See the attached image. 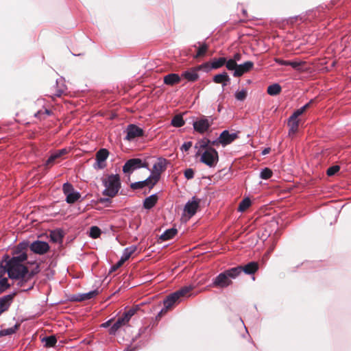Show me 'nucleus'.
<instances>
[{
	"label": "nucleus",
	"instance_id": "obj_1",
	"mask_svg": "<svg viewBox=\"0 0 351 351\" xmlns=\"http://www.w3.org/2000/svg\"><path fill=\"white\" fill-rule=\"evenodd\" d=\"M27 259V255L21 252L17 256L10 258L8 255L3 256V261L7 262L8 267V276L11 279L20 280L19 285L23 286L24 282L31 280L34 274L29 273L27 267L23 263Z\"/></svg>",
	"mask_w": 351,
	"mask_h": 351
},
{
	"label": "nucleus",
	"instance_id": "obj_2",
	"mask_svg": "<svg viewBox=\"0 0 351 351\" xmlns=\"http://www.w3.org/2000/svg\"><path fill=\"white\" fill-rule=\"evenodd\" d=\"M240 269L230 268L218 274L213 279L212 286L216 288L224 289L232 284V280L239 276Z\"/></svg>",
	"mask_w": 351,
	"mask_h": 351
},
{
	"label": "nucleus",
	"instance_id": "obj_3",
	"mask_svg": "<svg viewBox=\"0 0 351 351\" xmlns=\"http://www.w3.org/2000/svg\"><path fill=\"white\" fill-rule=\"evenodd\" d=\"M102 184L105 187L102 193L108 197H115L121 189V180L118 174L108 175L102 179Z\"/></svg>",
	"mask_w": 351,
	"mask_h": 351
},
{
	"label": "nucleus",
	"instance_id": "obj_4",
	"mask_svg": "<svg viewBox=\"0 0 351 351\" xmlns=\"http://www.w3.org/2000/svg\"><path fill=\"white\" fill-rule=\"evenodd\" d=\"M192 288L191 287H184L181 289L169 295L167 298L164 300V308L160 311L158 316H160L162 313H166L169 308H170L179 299L180 297L186 295Z\"/></svg>",
	"mask_w": 351,
	"mask_h": 351
},
{
	"label": "nucleus",
	"instance_id": "obj_5",
	"mask_svg": "<svg viewBox=\"0 0 351 351\" xmlns=\"http://www.w3.org/2000/svg\"><path fill=\"white\" fill-rule=\"evenodd\" d=\"M200 161L209 167H215L219 161L218 152L213 147H208L201 154Z\"/></svg>",
	"mask_w": 351,
	"mask_h": 351
},
{
	"label": "nucleus",
	"instance_id": "obj_6",
	"mask_svg": "<svg viewBox=\"0 0 351 351\" xmlns=\"http://www.w3.org/2000/svg\"><path fill=\"white\" fill-rule=\"evenodd\" d=\"M148 168V165L140 158H132L126 161L123 167V171L125 173H132L134 170L140 168Z\"/></svg>",
	"mask_w": 351,
	"mask_h": 351
},
{
	"label": "nucleus",
	"instance_id": "obj_7",
	"mask_svg": "<svg viewBox=\"0 0 351 351\" xmlns=\"http://www.w3.org/2000/svg\"><path fill=\"white\" fill-rule=\"evenodd\" d=\"M213 124V119L205 116L193 121V126L195 132L202 134L206 132Z\"/></svg>",
	"mask_w": 351,
	"mask_h": 351
},
{
	"label": "nucleus",
	"instance_id": "obj_8",
	"mask_svg": "<svg viewBox=\"0 0 351 351\" xmlns=\"http://www.w3.org/2000/svg\"><path fill=\"white\" fill-rule=\"evenodd\" d=\"M168 161L163 158H159L158 161L154 165L151 178L156 182H158L160 178V174L167 169Z\"/></svg>",
	"mask_w": 351,
	"mask_h": 351
},
{
	"label": "nucleus",
	"instance_id": "obj_9",
	"mask_svg": "<svg viewBox=\"0 0 351 351\" xmlns=\"http://www.w3.org/2000/svg\"><path fill=\"white\" fill-rule=\"evenodd\" d=\"M62 191L66 195V202L68 204H73L80 197V193L74 190L73 185L69 182H66L62 186Z\"/></svg>",
	"mask_w": 351,
	"mask_h": 351
},
{
	"label": "nucleus",
	"instance_id": "obj_10",
	"mask_svg": "<svg viewBox=\"0 0 351 351\" xmlns=\"http://www.w3.org/2000/svg\"><path fill=\"white\" fill-rule=\"evenodd\" d=\"M125 132L126 136L125 139L129 141L144 136V130L134 124L128 125L125 129Z\"/></svg>",
	"mask_w": 351,
	"mask_h": 351
},
{
	"label": "nucleus",
	"instance_id": "obj_11",
	"mask_svg": "<svg viewBox=\"0 0 351 351\" xmlns=\"http://www.w3.org/2000/svg\"><path fill=\"white\" fill-rule=\"evenodd\" d=\"M109 156V152L106 149H101L96 153V162L94 165L95 169H102L106 167V160Z\"/></svg>",
	"mask_w": 351,
	"mask_h": 351
},
{
	"label": "nucleus",
	"instance_id": "obj_12",
	"mask_svg": "<svg viewBox=\"0 0 351 351\" xmlns=\"http://www.w3.org/2000/svg\"><path fill=\"white\" fill-rule=\"evenodd\" d=\"M200 199L193 197L192 199L186 204L184 211L189 218L193 217L197 212L199 206Z\"/></svg>",
	"mask_w": 351,
	"mask_h": 351
},
{
	"label": "nucleus",
	"instance_id": "obj_13",
	"mask_svg": "<svg viewBox=\"0 0 351 351\" xmlns=\"http://www.w3.org/2000/svg\"><path fill=\"white\" fill-rule=\"evenodd\" d=\"M30 250L38 254H44L47 253L49 250V245L48 243L41 241H34L30 245Z\"/></svg>",
	"mask_w": 351,
	"mask_h": 351
},
{
	"label": "nucleus",
	"instance_id": "obj_14",
	"mask_svg": "<svg viewBox=\"0 0 351 351\" xmlns=\"http://www.w3.org/2000/svg\"><path fill=\"white\" fill-rule=\"evenodd\" d=\"M238 137L237 133H230L228 130H224L220 134L219 141H221V145L223 147H225L232 143L234 141L238 138Z\"/></svg>",
	"mask_w": 351,
	"mask_h": 351
},
{
	"label": "nucleus",
	"instance_id": "obj_15",
	"mask_svg": "<svg viewBox=\"0 0 351 351\" xmlns=\"http://www.w3.org/2000/svg\"><path fill=\"white\" fill-rule=\"evenodd\" d=\"M254 67V62L251 61H247L243 64H238L237 69L233 73L234 77H241L244 73H246L251 71Z\"/></svg>",
	"mask_w": 351,
	"mask_h": 351
},
{
	"label": "nucleus",
	"instance_id": "obj_16",
	"mask_svg": "<svg viewBox=\"0 0 351 351\" xmlns=\"http://www.w3.org/2000/svg\"><path fill=\"white\" fill-rule=\"evenodd\" d=\"M156 182H155L149 176L146 180L140 181V182H136L134 183H132L130 185V187L133 190L140 189H143L145 186H148L149 189H152L156 184Z\"/></svg>",
	"mask_w": 351,
	"mask_h": 351
},
{
	"label": "nucleus",
	"instance_id": "obj_17",
	"mask_svg": "<svg viewBox=\"0 0 351 351\" xmlns=\"http://www.w3.org/2000/svg\"><path fill=\"white\" fill-rule=\"evenodd\" d=\"M234 268L240 269L239 275L242 272L246 274H254L258 269V264L256 262H250L244 266H237Z\"/></svg>",
	"mask_w": 351,
	"mask_h": 351
},
{
	"label": "nucleus",
	"instance_id": "obj_18",
	"mask_svg": "<svg viewBox=\"0 0 351 351\" xmlns=\"http://www.w3.org/2000/svg\"><path fill=\"white\" fill-rule=\"evenodd\" d=\"M12 299L13 295H7L0 298V315L9 308Z\"/></svg>",
	"mask_w": 351,
	"mask_h": 351
},
{
	"label": "nucleus",
	"instance_id": "obj_19",
	"mask_svg": "<svg viewBox=\"0 0 351 351\" xmlns=\"http://www.w3.org/2000/svg\"><path fill=\"white\" fill-rule=\"evenodd\" d=\"M197 67L191 68L182 73V77L189 82H195L199 78Z\"/></svg>",
	"mask_w": 351,
	"mask_h": 351
},
{
	"label": "nucleus",
	"instance_id": "obj_20",
	"mask_svg": "<svg viewBox=\"0 0 351 351\" xmlns=\"http://www.w3.org/2000/svg\"><path fill=\"white\" fill-rule=\"evenodd\" d=\"M210 140L207 138H203L199 140L195 145V149H197L196 153V156H199L201 154V152L202 149H207L208 147H211L210 145Z\"/></svg>",
	"mask_w": 351,
	"mask_h": 351
},
{
	"label": "nucleus",
	"instance_id": "obj_21",
	"mask_svg": "<svg viewBox=\"0 0 351 351\" xmlns=\"http://www.w3.org/2000/svg\"><path fill=\"white\" fill-rule=\"evenodd\" d=\"M213 82L217 84H221L223 86H227L230 78L226 72L215 75L213 79Z\"/></svg>",
	"mask_w": 351,
	"mask_h": 351
},
{
	"label": "nucleus",
	"instance_id": "obj_22",
	"mask_svg": "<svg viewBox=\"0 0 351 351\" xmlns=\"http://www.w3.org/2000/svg\"><path fill=\"white\" fill-rule=\"evenodd\" d=\"M181 77L176 73H170L164 77V83L167 85L173 86L180 82Z\"/></svg>",
	"mask_w": 351,
	"mask_h": 351
},
{
	"label": "nucleus",
	"instance_id": "obj_23",
	"mask_svg": "<svg viewBox=\"0 0 351 351\" xmlns=\"http://www.w3.org/2000/svg\"><path fill=\"white\" fill-rule=\"evenodd\" d=\"M289 135L294 134L298 130L299 128V120L298 118H292L291 116L288 120Z\"/></svg>",
	"mask_w": 351,
	"mask_h": 351
},
{
	"label": "nucleus",
	"instance_id": "obj_24",
	"mask_svg": "<svg viewBox=\"0 0 351 351\" xmlns=\"http://www.w3.org/2000/svg\"><path fill=\"white\" fill-rule=\"evenodd\" d=\"M158 201V196L156 194H153L146 197L143 202V207L145 209L149 210L152 208Z\"/></svg>",
	"mask_w": 351,
	"mask_h": 351
},
{
	"label": "nucleus",
	"instance_id": "obj_25",
	"mask_svg": "<svg viewBox=\"0 0 351 351\" xmlns=\"http://www.w3.org/2000/svg\"><path fill=\"white\" fill-rule=\"evenodd\" d=\"M137 247L136 245H131L124 249L123 254L121 256L122 261H128L132 254L136 252Z\"/></svg>",
	"mask_w": 351,
	"mask_h": 351
},
{
	"label": "nucleus",
	"instance_id": "obj_26",
	"mask_svg": "<svg viewBox=\"0 0 351 351\" xmlns=\"http://www.w3.org/2000/svg\"><path fill=\"white\" fill-rule=\"evenodd\" d=\"M198 44L199 45V46L197 48L196 54L193 56L194 58H198L204 56L208 49V45L206 43H198Z\"/></svg>",
	"mask_w": 351,
	"mask_h": 351
},
{
	"label": "nucleus",
	"instance_id": "obj_27",
	"mask_svg": "<svg viewBox=\"0 0 351 351\" xmlns=\"http://www.w3.org/2000/svg\"><path fill=\"white\" fill-rule=\"evenodd\" d=\"M178 231L176 228H170L165 230L160 237L162 241H167L172 239L177 234Z\"/></svg>",
	"mask_w": 351,
	"mask_h": 351
},
{
	"label": "nucleus",
	"instance_id": "obj_28",
	"mask_svg": "<svg viewBox=\"0 0 351 351\" xmlns=\"http://www.w3.org/2000/svg\"><path fill=\"white\" fill-rule=\"evenodd\" d=\"M123 326H125V324L123 322V320L119 317L117 320L114 323V324L109 329V334L114 335Z\"/></svg>",
	"mask_w": 351,
	"mask_h": 351
},
{
	"label": "nucleus",
	"instance_id": "obj_29",
	"mask_svg": "<svg viewBox=\"0 0 351 351\" xmlns=\"http://www.w3.org/2000/svg\"><path fill=\"white\" fill-rule=\"evenodd\" d=\"M226 62V58L221 57L219 58H214L211 61V68L213 69H217L223 66Z\"/></svg>",
	"mask_w": 351,
	"mask_h": 351
},
{
	"label": "nucleus",
	"instance_id": "obj_30",
	"mask_svg": "<svg viewBox=\"0 0 351 351\" xmlns=\"http://www.w3.org/2000/svg\"><path fill=\"white\" fill-rule=\"evenodd\" d=\"M281 90V86L278 84H274L267 87V92L269 95L274 96L278 95Z\"/></svg>",
	"mask_w": 351,
	"mask_h": 351
},
{
	"label": "nucleus",
	"instance_id": "obj_31",
	"mask_svg": "<svg viewBox=\"0 0 351 351\" xmlns=\"http://www.w3.org/2000/svg\"><path fill=\"white\" fill-rule=\"evenodd\" d=\"M42 341L45 343V347L51 348L56 345L57 339L55 336L51 335L49 337H44Z\"/></svg>",
	"mask_w": 351,
	"mask_h": 351
},
{
	"label": "nucleus",
	"instance_id": "obj_32",
	"mask_svg": "<svg viewBox=\"0 0 351 351\" xmlns=\"http://www.w3.org/2000/svg\"><path fill=\"white\" fill-rule=\"evenodd\" d=\"M251 200L249 197L244 198L239 205L238 210L239 212L245 211L251 206Z\"/></svg>",
	"mask_w": 351,
	"mask_h": 351
},
{
	"label": "nucleus",
	"instance_id": "obj_33",
	"mask_svg": "<svg viewBox=\"0 0 351 351\" xmlns=\"http://www.w3.org/2000/svg\"><path fill=\"white\" fill-rule=\"evenodd\" d=\"M184 123V121L180 114L176 115L171 120V125L176 128L182 127Z\"/></svg>",
	"mask_w": 351,
	"mask_h": 351
},
{
	"label": "nucleus",
	"instance_id": "obj_34",
	"mask_svg": "<svg viewBox=\"0 0 351 351\" xmlns=\"http://www.w3.org/2000/svg\"><path fill=\"white\" fill-rule=\"evenodd\" d=\"M313 103V100L311 99L308 103L303 106L302 107L300 108L299 109L296 110L293 114H292V118H298L299 116L302 114L310 106V105Z\"/></svg>",
	"mask_w": 351,
	"mask_h": 351
},
{
	"label": "nucleus",
	"instance_id": "obj_35",
	"mask_svg": "<svg viewBox=\"0 0 351 351\" xmlns=\"http://www.w3.org/2000/svg\"><path fill=\"white\" fill-rule=\"evenodd\" d=\"M98 293V291L97 290L90 291L88 293H84L82 295H80V298L78 299L80 301L86 300L91 299L96 296Z\"/></svg>",
	"mask_w": 351,
	"mask_h": 351
},
{
	"label": "nucleus",
	"instance_id": "obj_36",
	"mask_svg": "<svg viewBox=\"0 0 351 351\" xmlns=\"http://www.w3.org/2000/svg\"><path fill=\"white\" fill-rule=\"evenodd\" d=\"M272 175V171L270 169L265 167L261 170L260 173V178L263 180H267L270 178Z\"/></svg>",
	"mask_w": 351,
	"mask_h": 351
},
{
	"label": "nucleus",
	"instance_id": "obj_37",
	"mask_svg": "<svg viewBox=\"0 0 351 351\" xmlns=\"http://www.w3.org/2000/svg\"><path fill=\"white\" fill-rule=\"evenodd\" d=\"M60 158V156L58 154L56 151L51 153L49 158L45 162L46 166H52L54 165L56 160Z\"/></svg>",
	"mask_w": 351,
	"mask_h": 351
},
{
	"label": "nucleus",
	"instance_id": "obj_38",
	"mask_svg": "<svg viewBox=\"0 0 351 351\" xmlns=\"http://www.w3.org/2000/svg\"><path fill=\"white\" fill-rule=\"evenodd\" d=\"M101 230L97 226H92L90 228L89 236L93 239H97L101 235Z\"/></svg>",
	"mask_w": 351,
	"mask_h": 351
},
{
	"label": "nucleus",
	"instance_id": "obj_39",
	"mask_svg": "<svg viewBox=\"0 0 351 351\" xmlns=\"http://www.w3.org/2000/svg\"><path fill=\"white\" fill-rule=\"evenodd\" d=\"M8 274V267L7 266V262L2 261L0 263V279L4 278L5 274Z\"/></svg>",
	"mask_w": 351,
	"mask_h": 351
},
{
	"label": "nucleus",
	"instance_id": "obj_40",
	"mask_svg": "<svg viewBox=\"0 0 351 351\" xmlns=\"http://www.w3.org/2000/svg\"><path fill=\"white\" fill-rule=\"evenodd\" d=\"M225 64L228 70L234 71V72L235 71V69H237L238 66L237 63H236L232 58L226 60Z\"/></svg>",
	"mask_w": 351,
	"mask_h": 351
},
{
	"label": "nucleus",
	"instance_id": "obj_41",
	"mask_svg": "<svg viewBox=\"0 0 351 351\" xmlns=\"http://www.w3.org/2000/svg\"><path fill=\"white\" fill-rule=\"evenodd\" d=\"M10 287L7 278L0 279V293L5 291Z\"/></svg>",
	"mask_w": 351,
	"mask_h": 351
},
{
	"label": "nucleus",
	"instance_id": "obj_42",
	"mask_svg": "<svg viewBox=\"0 0 351 351\" xmlns=\"http://www.w3.org/2000/svg\"><path fill=\"white\" fill-rule=\"evenodd\" d=\"M62 234L60 231H53L51 234V239L53 241H59L62 239Z\"/></svg>",
	"mask_w": 351,
	"mask_h": 351
},
{
	"label": "nucleus",
	"instance_id": "obj_43",
	"mask_svg": "<svg viewBox=\"0 0 351 351\" xmlns=\"http://www.w3.org/2000/svg\"><path fill=\"white\" fill-rule=\"evenodd\" d=\"M247 96V91L245 89H242L241 90L237 91L235 93V97L237 100L243 101L245 99Z\"/></svg>",
	"mask_w": 351,
	"mask_h": 351
},
{
	"label": "nucleus",
	"instance_id": "obj_44",
	"mask_svg": "<svg viewBox=\"0 0 351 351\" xmlns=\"http://www.w3.org/2000/svg\"><path fill=\"white\" fill-rule=\"evenodd\" d=\"M340 169L339 166L338 165H334L330 167H329L327 169L326 173L328 176H334L336 173H337Z\"/></svg>",
	"mask_w": 351,
	"mask_h": 351
},
{
	"label": "nucleus",
	"instance_id": "obj_45",
	"mask_svg": "<svg viewBox=\"0 0 351 351\" xmlns=\"http://www.w3.org/2000/svg\"><path fill=\"white\" fill-rule=\"evenodd\" d=\"M197 70H204L205 71H210V69H213L211 68V62L209 63V62H205L199 66H198L197 67Z\"/></svg>",
	"mask_w": 351,
	"mask_h": 351
},
{
	"label": "nucleus",
	"instance_id": "obj_46",
	"mask_svg": "<svg viewBox=\"0 0 351 351\" xmlns=\"http://www.w3.org/2000/svg\"><path fill=\"white\" fill-rule=\"evenodd\" d=\"M191 146H192V142L191 141L184 142L182 144V145L181 146L180 149L182 152H187V151L189 150V149L191 147Z\"/></svg>",
	"mask_w": 351,
	"mask_h": 351
},
{
	"label": "nucleus",
	"instance_id": "obj_47",
	"mask_svg": "<svg viewBox=\"0 0 351 351\" xmlns=\"http://www.w3.org/2000/svg\"><path fill=\"white\" fill-rule=\"evenodd\" d=\"M184 176L186 179L190 180L194 177V171L192 169H187L184 171Z\"/></svg>",
	"mask_w": 351,
	"mask_h": 351
},
{
	"label": "nucleus",
	"instance_id": "obj_48",
	"mask_svg": "<svg viewBox=\"0 0 351 351\" xmlns=\"http://www.w3.org/2000/svg\"><path fill=\"white\" fill-rule=\"evenodd\" d=\"M138 309H139V308L138 306L132 307V308H130L129 310L126 311L125 313H127V314L130 317H132V316H134L136 314V313L137 312V311Z\"/></svg>",
	"mask_w": 351,
	"mask_h": 351
},
{
	"label": "nucleus",
	"instance_id": "obj_49",
	"mask_svg": "<svg viewBox=\"0 0 351 351\" xmlns=\"http://www.w3.org/2000/svg\"><path fill=\"white\" fill-rule=\"evenodd\" d=\"M121 319L123 320V322L126 324H128V322H130V319L132 317H130L128 314L127 313L124 312L123 314L119 317Z\"/></svg>",
	"mask_w": 351,
	"mask_h": 351
},
{
	"label": "nucleus",
	"instance_id": "obj_50",
	"mask_svg": "<svg viewBox=\"0 0 351 351\" xmlns=\"http://www.w3.org/2000/svg\"><path fill=\"white\" fill-rule=\"evenodd\" d=\"M301 64L302 63L299 62L289 61L288 66H291L295 69H299Z\"/></svg>",
	"mask_w": 351,
	"mask_h": 351
},
{
	"label": "nucleus",
	"instance_id": "obj_51",
	"mask_svg": "<svg viewBox=\"0 0 351 351\" xmlns=\"http://www.w3.org/2000/svg\"><path fill=\"white\" fill-rule=\"evenodd\" d=\"M50 113H51V112H50L49 110L45 109V110H44V112H42V111H38V112H37L35 114V117H38V118H41V116H42L43 114H46V115H49V114H50Z\"/></svg>",
	"mask_w": 351,
	"mask_h": 351
},
{
	"label": "nucleus",
	"instance_id": "obj_52",
	"mask_svg": "<svg viewBox=\"0 0 351 351\" xmlns=\"http://www.w3.org/2000/svg\"><path fill=\"white\" fill-rule=\"evenodd\" d=\"M274 60L277 64H278L280 65L288 66V64H289L288 60H282L280 58H275Z\"/></svg>",
	"mask_w": 351,
	"mask_h": 351
},
{
	"label": "nucleus",
	"instance_id": "obj_53",
	"mask_svg": "<svg viewBox=\"0 0 351 351\" xmlns=\"http://www.w3.org/2000/svg\"><path fill=\"white\" fill-rule=\"evenodd\" d=\"M242 55L240 53H236L232 57V60L237 63L238 61L241 60Z\"/></svg>",
	"mask_w": 351,
	"mask_h": 351
},
{
	"label": "nucleus",
	"instance_id": "obj_54",
	"mask_svg": "<svg viewBox=\"0 0 351 351\" xmlns=\"http://www.w3.org/2000/svg\"><path fill=\"white\" fill-rule=\"evenodd\" d=\"M56 152L58 153V154L60 156V157L68 153V150L66 148H64V149H58V150H56Z\"/></svg>",
	"mask_w": 351,
	"mask_h": 351
},
{
	"label": "nucleus",
	"instance_id": "obj_55",
	"mask_svg": "<svg viewBox=\"0 0 351 351\" xmlns=\"http://www.w3.org/2000/svg\"><path fill=\"white\" fill-rule=\"evenodd\" d=\"M219 140L220 136L217 139L214 141H210V145L217 146L219 145H221V141H219Z\"/></svg>",
	"mask_w": 351,
	"mask_h": 351
},
{
	"label": "nucleus",
	"instance_id": "obj_56",
	"mask_svg": "<svg viewBox=\"0 0 351 351\" xmlns=\"http://www.w3.org/2000/svg\"><path fill=\"white\" fill-rule=\"evenodd\" d=\"M125 262V261H122V258H121L120 260L117 263V264L113 266V270H115L120 267Z\"/></svg>",
	"mask_w": 351,
	"mask_h": 351
},
{
	"label": "nucleus",
	"instance_id": "obj_57",
	"mask_svg": "<svg viewBox=\"0 0 351 351\" xmlns=\"http://www.w3.org/2000/svg\"><path fill=\"white\" fill-rule=\"evenodd\" d=\"M99 202L101 204H105L107 202H110L111 201L108 197H102L99 199Z\"/></svg>",
	"mask_w": 351,
	"mask_h": 351
},
{
	"label": "nucleus",
	"instance_id": "obj_58",
	"mask_svg": "<svg viewBox=\"0 0 351 351\" xmlns=\"http://www.w3.org/2000/svg\"><path fill=\"white\" fill-rule=\"evenodd\" d=\"M111 322H112V319H109L108 320L107 322L101 324V326L102 328H107V327H109L110 326V324H111Z\"/></svg>",
	"mask_w": 351,
	"mask_h": 351
},
{
	"label": "nucleus",
	"instance_id": "obj_59",
	"mask_svg": "<svg viewBox=\"0 0 351 351\" xmlns=\"http://www.w3.org/2000/svg\"><path fill=\"white\" fill-rule=\"evenodd\" d=\"M271 149L269 147H267V148H265L263 151H262V155H266L267 154L269 153Z\"/></svg>",
	"mask_w": 351,
	"mask_h": 351
},
{
	"label": "nucleus",
	"instance_id": "obj_60",
	"mask_svg": "<svg viewBox=\"0 0 351 351\" xmlns=\"http://www.w3.org/2000/svg\"><path fill=\"white\" fill-rule=\"evenodd\" d=\"M134 348H130V347H129V348H126L125 350H123V351H134Z\"/></svg>",
	"mask_w": 351,
	"mask_h": 351
},
{
	"label": "nucleus",
	"instance_id": "obj_61",
	"mask_svg": "<svg viewBox=\"0 0 351 351\" xmlns=\"http://www.w3.org/2000/svg\"><path fill=\"white\" fill-rule=\"evenodd\" d=\"M32 287H33V285L32 284V285H30L29 286V287H27V289H24V291L29 290V289H32Z\"/></svg>",
	"mask_w": 351,
	"mask_h": 351
},
{
	"label": "nucleus",
	"instance_id": "obj_62",
	"mask_svg": "<svg viewBox=\"0 0 351 351\" xmlns=\"http://www.w3.org/2000/svg\"><path fill=\"white\" fill-rule=\"evenodd\" d=\"M62 94V92H60L59 93L56 94V96L60 97Z\"/></svg>",
	"mask_w": 351,
	"mask_h": 351
}]
</instances>
